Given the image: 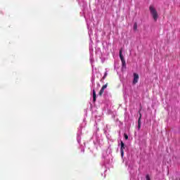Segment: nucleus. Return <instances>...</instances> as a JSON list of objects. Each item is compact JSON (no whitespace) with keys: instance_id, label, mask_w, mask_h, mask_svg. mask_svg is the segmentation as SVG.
<instances>
[{"instance_id":"nucleus-1","label":"nucleus","mask_w":180,"mask_h":180,"mask_svg":"<svg viewBox=\"0 0 180 180\" xmlns=\"http://www.w3.org/2000/svg\"><path fill=\"white\" fill-rule=\"evenodd\" d=\"M149 11L150 12V14H151L152 18L154 20V21L157 22V20L158 19V12H157V10L154 7V6L150 5L149 6Z\"/></svg>"},{"instance_id":"nucleus-2","label":"nucleus","mask_w":180,"mask_h":180,"mask_svg":"<svg viewBox=\"0 0 180 180\" xmlns=\"http://www.w3.org/2000/svg\"><path fill=\"white\" fill-rule=\"evenodd\" d=\"M120 58L122 61V67H125L126 66V60H124V57H123L122 50L120 51Z\"/></svg>"},{"instance_id":"nucleus-3","label":"nucleus","mask_w":180,"mask_h":180,"mask_svg":"<svg viewBox=\"0 0 180 180\" xmlns=\"http://www.w3.org/2000/svg\"><path fill=\"white\" fill-rule=\"evenodd\" d=\"M124 148H126L124 143H123V141H121L120 153H121V156L122 157L124 156Z\"/></svg>"},{"instance_id":"nucleus-4","label":"nucleus","mask_w":180,"mask_h":180,"mask_svg":"<svg viewBox=\"0 0 180 180\" xmlns=\"http://www.w3.org/2000/svg\"><path fill=\"white\" fill-rule=\"evenodd\" d=\"M139 74L137 73H134V80H133V84H136L139 82Z\"/></svg>"},{"instance_id":"nucleus-5","label":"nucleus","mask_w":180,"mask_h":180,"mask_svg":"<svg viewBox=\"0 0 180 180\" xmlns=\"http://www.w3.org/2000/svg\"><path fill=\"white\" fill-rule=\"evenodd\" d=\"M141 129V113H139V118L138 120V130Z\"/></svg>"},{"instance_id":"nucleus-6","label":"nucleus","mask_w":180,"mask_h":180,"mask_svg":"<svg viewBox=\"0 0 180 180\" xmlns=\"http://www.w3.org/2000/svg\"><path fill=\"white\" fill-rule=\"evenodd\" d=\"M93 102H96V91L95 89L93 90Z\"/></svg>"},{"instance_id":"nucleus-7","label":"nucleus","mask_w":180,"mask_h":180,"mask_svg":"<svg viewBox=\"0 0 180 180\" xmlns=\"http://www.w3.org/2000/svg\"><path fill=\"white\" fill-rule=\"evenodd\" d=\"M105 92V90H103V89H101L99 93H98V95L100 96H102V95H103V93Z\"/></svg>"},{"instance_id":"nucleus-8","label":"nucleus","mask_w":180,"mask_h":180,"mask_svg":"<svg viewBox=\"0 0 180 180\" xmlns=\"http://www.w3.org/2000/svg\"><path fill=\"white\" fill-rule=\"evenodd\" d=\"M106 88H108V83L105 84V85H103V86L101 87V89H103V90L106 89Z\"/></svg>"},{"instance_id":"nucleus-9","label":"nucleus","mask_w":180,"mask_h":180,"mask_svg":"<svg viewBox=\"0 0 180 180\" xmlns=\"http://www.w3.org/2000/svg\"><path fill=\"white\" fill-rule=\"evenodd\" d=\"M124 137L125 140H129V136L127 134H124Z\"/></svg>"},{"instance_id":"nucleus-10","label":"nucleus","mask_w":180,"mask_h":180,"mask_svg":"<svg viewBox=\"0 0 180 180\" xmlns=\"http://www.w3.org/2000/svg\"><path fill=\"white\" fill-rule=\"evenodd\" d=\"M134 30H137V23H135V24L134 25Z\"/></svg>"},{"instance_id":"nucleus-11","label":"nucleus","mask_w":180,"mask_h":180,"mask_svg":"<svg viewBox=\"0 0 180 180\" xmlns=\"http://www.w3.org/2000/svg\"><path fill=\"white\" fill-rule=\"evenodd\" d=\"M146 180H151L150 179V175H148V174L146 175Z\"/></svg>"},{"instance_id":"nucleus-12","label":"nucleus","mask_w":180,"mask_h":180,"mask_svg":"<svg viewBox=\"0 0 180 180\" xmlns=\"http://www.w3.org/2000/svg\"><path fill=\"white\" fill-rule=\"evenodd\" d=\"M104 76H105V77H108V72H105Z\"/></svg>"},{"instance_id":"nucleus-13","label":"nucleus","mask_w":180,"mask_h":180,"mask_svg":"<svg viewBox=\"0 0 180 180\" xmlns=\"http://www.w3.org/2000/svg\"><path fill=\"white\" fill-rule=\"evenodd\" d=\"M105 78H106V76L104 75V76L103 77V79H105Z\"/></svg>"}]
</instances>
